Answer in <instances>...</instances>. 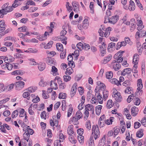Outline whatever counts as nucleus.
Instances as JSON below:
<instances>
[{"mask_svg":"<svg viewBox=\"0 0 146 146\" xmlns=\"http://www.w3.org/2000/svg\"><path fill=\"white\" fill-rule=\"evenodd\" d=\"M111 57L112 56L111 55H109L107 57L104 58L102 63L104 64L107 63L111 60Z\"/></svg>","mask_w":146,"mask_h":146,"instance_id":"23","label":"nucleus"},{"mask_svg":"<svg viewBox=\"0 0 146 146\" xmlns=\"http://www.w3.org/2000/svg\"><path fill=\"white\" fill-rule=\"evenodd\" d=\"M79 119L77 118L75 116L73 117L72 118L70 119V121H72L73 123V124L74 125H76L79 123V122L78 121V120Z\"/></svg>","mask_w":146,"mask_h":146,"instance_id":"26","label":"nucleus"},{"mask_svg":"<svg viewBox=\"0 0 146 146\" xmlns=\"http://www.w3.org/2000/svg\"><path fill=\"white\" fill-rule=\"evenodd\" d=\"M19 116L20 117H23L26 115V113L25 112L24 109L19 108Z\"/></svg>","mask_w":146,"mask_h":146,"instance_id":"24","label":"nucleus"},{"mask_svg":"<svg viewBox=\"0 0 146 146\" xmlns=\"http://www.w3.org/2000/svg\"><path fill=\"white\" fill-rule=\"evenodd\" d=\"M100 91L99 92H101V93L103 94V99L104 101H106L108 98V92L106 90H103L100 89Z\"/></svg>","mask_w":146,"mask_h":146,"instance_id":"7","label":"nucleus"},{"mask_svg":"<svg viewBox=\"0 0 146 146\" xmlns=\"http://www.w3.org/2000/svg\"><path fill=\"white\" fill-rule=\"evenodd\" d=\"M114 132L113 133H114V137H115L116 135H117L120 131V129L119 127H115L114 128Z\"/></svg>","mask_w":146,"mask_h":146,"instance_id":"42","label":"nucleus"},{"mask_svg":"<svg viewBox=\"0 0 146 146\" xmlns=\"http://www.w3.org/2000/svg\"><path fill=\"white\" fill-rule=\"evenodd\" d=\"M78 139L80 143L82 144L84 142V137L82 135L78 136Z\"/></svg>","mask_w":146,"mask_h":146,"instance_id":"36","label":"nucleus"},{"mask_svg":"<svg viewBox=\"0 0 146 146\" xmlns=\"http://www.w3.org/2000/svg\"><path fill=\"white\" fill-rule=\"evenodd\" d=\"M131 83L129 80H126L123 83V85L126 87L129 86H131Z\"/></svg>","mask_w":146,"mask_h":146,"instance_id":"37","label":"nucleus"},{"mask_svg":"<svg viewBox=\"0 0 146 146\" xmlns=\"http://www.w3.org/2000/svg\"><path fill=\"white\" fill-rule=\"evenodd\" d=\"M47 84V82H44L43 80V79H41L39 83V84L40 86L43 87L46 86Z\"/></svg>","mask_w":146,"mask_h":146,"instance_id":"56","label":"nucleus"},{"mask_svg":"<svg viewBox=\"0 0 146 146\" xmlns=\"http://www.w3.org/2000/svg\"><path fill=\"white\" fill-rule=\"evenodd\" d=\"M100 91V89L98 90V91L96 89L95 90V92L96 93L95 96L98 101L99 103L100 104H102L103 102V99L101 92H99Z\"/></svg>","mask_w":146,"mask_h":146,"instance_id":"3","label":"nucleus"},{"mask_svg":"<svg viewBox=\"0 0 146 146\" xmlns=\"http://www.w3.org/2000/svg\"><path fill=\"white\" fill-rule=\"evenodd\" d=\"M102 107V106L101 105H98L95 108V111L97 115H100Z\"/></svg>","mask_w":146,"mask_h":146,"instance_id":"17","label":"nucleus"},{"mask_svg":"<svg viewBox=\"0 0 146 146\" xmlns=\"http://www.w3.org/2000/svg\"><path fill=\"white\" fill-rule=\"evenodd\" d=\"M137 89H142L143 87V85L142 84V80L140 79L138 80L137 81Z\"/></svg>","mask_w":146,"mask_h":146,"instance_id":"31","label":"nucleus"},{"mask_svg":"<svg viewBox=\"0 0 146 146\" xmlns=\"http://www.w3.org/2000/svg\"><path fill=\"white\" fill-rule=\"evenodd\" d=\"M112 96L117 102H121L122 100V98L121 94L118 92H117L116 93L113 92L112 93Z\"/></svg>","mask_w":146,"mask_h":146,"instance_id":"4","label":"nucleus"},{"mask_svg":"<svg viewBox=\"0 0 146 146\" xmlns=\"http://www.w3.org/2000/svg\"><path fill=\"white\" fill-rule=\"evenodd\" d=\"M73 69L71 68H68L66 69V71L65 72V74L66 75H70L73 72Z\"/></svg>","mask_w":146,"mask_h":146,"instance_id":"25","label":"nucleus"},{"mask_svg":"<svg viewBox=\"0 0 146 146\" xmlns=\"http://www.w3.org/2000/svg\"><path fill=\"white\" fill-rule=\"evenodd\" d=\"M20 5V3L19 2H18V0H15L14 1V3L12 4V7L15 8Z\"/></svg>","mask_w":146,"mask_h":146,"instance_id":"54","label":"nucleus"},{"mask_svg":"<svg viewBox=\"0 0 146 146\" xmlns=\"http://www.w3.org/2000/svg\"><path fill=\"white\" fill-rule=\"evenodd\" d=\"M38 68L40 71L43 70L45 68V64L44 63L40 62L38 65Z\"/></svg>","mask_w":146,"mask_h":146,"instance_id":"21","label":"nucleus"},{"mask_svg":"<svg viewBox=\"0 0 146 146\" xmlns=\"http://www.w3.org/2000/svg\"><path fill=\"white\" fill-rule=\"evenodd\" d=\"M110 81L112 84H116L117 86L121 85L120 82H119V81L116 78H114L111 79L110 80Z\"/></svg>","mask_w":146,"mask_h":146,"instance_id":"16","label":"nucleus"},{"mask_svg":"<svg viewBox=\"0 0 146 146\" xmlns=\"http://www.w3.org/2000/svg\"><path fill=\"white\" fill-rule=\"evenodd\" d=\"M64 80V82H67L69 81L71 79V77L68 75H66L63 76Z\"/></svg>","mask_w":146,"mask_h":146,"instance_id":"44","label":"nucleus"},{"mask_svg":"<svg viewBox=\"0 0 146 146\" xmlns=\"http://www.w3.org/2000/svg\"><path fill=\"white\" fill-rule=\"evenodd\" d=\"M24 73L25 72H23L21 70H19L13 72H11V74L13 75H15L16 74V75H21L24 74Z\"/></svg>","mask_w":146,"mask_h":146,"instance_id":"15","label":"nucleus"},{"mask_svg":"<svg viewBox=\"0 0 146 146\" xmlns=\"http://www.w3.org/2000/svg\"><path fill=\"white\" fill-rule=\"evenodd\" d=\"M119 16L117 15L111 17L110 19V23L113 24H115L119 20Z\"/></svg>","mask_w":146,"mask_h":146,"instance_id":"8","label":"nucleus"},{"mask_svg":"<svg viewBox=\"0 0 146 146\" xmlns=\"http://www.w3.org/2000/svg\"><path fill=\"white\" fill-rule=\"evenodd\" d=\"M38 9V7H33L30 8L28 10V11L30 13L33 12L35 10H37Z\"/></svg>","mask_w":146,"mask_h":146,"instance_id":"58","label":"nucleus"},{"mask_svg":"<svg viewBox=\"0 0 146 146\" xmlns=\"http://www.w3.org/2000/svg\"><path fill=\"white\" fill-rule=\"evenodd\" d=\"M61 141L58 140L55 141L54 142V146H60V142Z\"/></svg>","mask_w":146,"mask_h":146,"instance_id":"64","label":"nucleus"},{"mask_svg":"<svg viewBox=\"0 0 146 146\" xmlns=\"http://www.w3.org/2000/svg\"><path fill=\"white\" fill-rule=\"evenodd\" d=\"M113 76V73L112 71L107 72L106 73V77L108 79H111Z\"/></svg>","mask_w":146,"mask_h":146,"instance_id":"28","label":"nucleus"},{"mask_svg":"<svg viewBox=\"0 0 146 146\" xmlns=\"http://www.w3.org/2000/svg\"><path fill=\"white\" fill-rule=\"evenodd\" d=\"M143 130L142 129L138 131L136 133V136L139 138L143 136Z\"/></svg>","mask_w":146,"mask_h":146,"instance_id":"32","label":"nucleus"},{"mask_svg":"<svg viewBox=\"0 0 146 146\" xmlns=\"http://www.w3.org/2000/svg\"><path fill=\"white\" fill-rule=\"evenodd\" d=\"M7 13L10 12L13 10V7L11 6H8L5 9Z\"/></svg>","mask_w":146,"mask_h":146,"instance_id":"60","label":"nucleus"},{"mask_svg":"<svg viewBox=\"0 0 146 146\" xmlns=\"http://www.w3.org/2000/svg\"><path fill=\"white\" fill-rule=\"evenodd\" d=\"M94 2H91L90 3V12L91 13L93 14L94 13Z\"/></svg>","mask_w":146,"mask_h":146,"instance_id":"45","label":"nucleus"},{"mask_svg":"<svg viewBox=\"0 0 146 146\" xmlns=\"http://www.w3.org/2000/svg\"><path fill=\"white\" fill-rule=\"evenodd\" d=\"M25 83L23 81H19L15 84V88L17 90H20L23 88L24 86Z\"/></svg>","mask_w":146,"mask_h":146,"instance_id":"5","label":"nucleus"},{"mask_svg":"<svg viewBox=\"0 0 146 146\" xmlns=\"http://www.w3.org/2000/svg\"><path fill=\"white\" fill-rule=\"evenodd\" d=\"M56 47L58 51H61L63 49V45L60 43H56Z\"/></svg>","mask_w":146,"mask_h":146,"instance_id":"29","label":"nucleus"},{"mask_svg":"<svg viewBox=\"0 0 146 146\" xmlns=\"http://www.w3.org/2000/svg\"><path fill=\"white\" fill-rule=\"evenodd\" d=\"M19 111V109L15 110L12 113L11 117L13 118L16 117L18 115Z\"/></svg>","mask_w":146,"mask_h":146,"instance_id":"30","label":"nucleus"},{"mask_svg":"<svg viewBox=\"0 0 146 146\" xmlns=\"http://www.w3.org/2000/svg\"><path fill=\"white\" fill-rule=\"evenodd\" d=\"M69 140L73 144L76 143L77 141L73 135L70 136L69 137Z\"/></svg>","mask_w":146,"mask_h":146,"instance_id":"41","label":"nucleus"},{"mask_svg":"<svg viewBox=\"0 0 146 146\" xmlns=\"http://www.w3.org/2000/svg\"><path fill=\"white\" fill-rule=\"evenodd\" d=\"M141 123L145 127H146V117H144L143 118L141 121Z\"/></svg>","mask_w":146,"mask_h":146,"instance_id":"59","label":"nucleus"},{"mask_svg":"<svg viewBox=\"0 0 146 146\" xmlns=\"http://www.w3.org/2000/svg\"><path fill=\"white\" fill-rule=\"evenodd\" d=\"M115 44V43L113 42H111L108 44L107 49L109 52H111L112 50L111 48H114Z\"/></svg>","mask_w":146,"mask_h":146,"instance_id":"14","label":"nucleus"},{"mask_svg":"<svg viewBox=\"0 0 146 146\" xmlns=\"http://www.w3.org/2000/svg\"><path fill=\"white\" fill-rule=\"evenodd\" d=\"M84 113L85 116L84 117V119L86 120L87 119L89 116V113L88 111L87 110H85Z\"/></svg>","mask_w":146,"mask_h":146,"instance_id":"62","label":"nucleus"},{"mask_svg":"<svg viewBox=\"0 0 146 146\" xmlns=\"http://www.w3.org/2000/svg\"><path fill=\"white\" fill-rule=\"evenodd\" d=\"M85 110L88 111H91L92 113H93L94 112V107L91 104H88L85 106Z\"/></svg>","mask_w":146,"mask_h":146,"instance_id":"10","label":"nucleus"},{"mask_svg":"<svg viewBox=\"0 0 146 146\" xmlns=\"http://www.w3.org/2000/svg\"><path fill=\"white\" fill-rule=\"evenodd\" d=\"M57 69L54 66H53L52 67V70L51 72V74H55V75H56L57 72Z\"/></svg>","mask_w":146,"mask_h":146,"instance_id":"40","label":"nucleus"},{"mask_svg":"<svg viewBox=\"0 0 146 146\" xmlns=\"http://www.w3.org/2000/svg\"><path fill=\"white\" fill-rule=\"evenodd\" d=\"M27 27L26 26H23L18 29V30L20 32H24L26 31Z\"/></svg>","mask_w":146,"mask_h":146,"instance_id":"55","label":"nucleus"},{"mask_svg":"<svg viewBox=\"0 0 146 146\" xmlns=\"http://www.w3.org/2000/svg\"><path fill=\"white\" fill-rule=\"evenodd\" d=\"M124 51H119L115 54L113 57L115 60L111 63L113 68L115 71H117L121 68V65L119 63L121 62L123 60V58L122 57Z\"/></svg>","mask_w":146,"mask_h":146,"instance_id":"1","label":"nucleus"},{"mask_svg":"<svg viewBox=\"0 0 146 146\" xmlns=\"http://www.w3.org/2000/svg\"><path fill=\"white\" fill-rule=\"evenodd\" d=\"M139 60V56L137 54H135L133 57V64H137Z\"/></svg>","mask_w":146,"mask_h":146,"instance_id":"11","label":"nucleus"},{"mask_svg":"<svg viewBox=\"0 0 146 146\" xmlns=\"http://www.w3.org/2000/svg\"><path fill=\"white\" fill-rule=\"evenodd\" d=\"M66 50H63L61 52L60 54V57L61 58L63 59L65 58L66 56Z\"/></svg>","mask_w":146,"mask_h":146,"instance_id":"49","label":"nucleus"},{"mask_svg":"<svg viewBox=\"0 0 146 146\" xmlns=\"http://www.w3.org/2000/svg\"><path fill=\"white\" fill-rule=\"evenodd\" d=\"M86 126L88 130H90L91 129V125L90 122L89 120H88L86 122Z\"/></svg>","mask_w":146,"mask_h":146,"instance_id":"52","label":"nucleus"},{"mask_svg":"<svg viewBox=\"0 0 146 146\" xmlns=\"http://www.w3.org/2000/svg\"><path fill=\"white\" fill-rule=\"evenodd\" d=\"M69 5L70 3L69 2H67L66 3V9H67V10L70 12L72 10V8L71 6Z\"/></svg>","mask_w":146,"mask_h":146,"instance_id":"48","label":"nucleus"},{"mask_svg":"<svg viewBox=\"0 0 146 146\" xmlns=\"http://www.w3.org/2000/svg\"><path fill=\"white\" fill-rule=\"evenodd\" d=\"M55 24V23L53 22H51L50 23V26L51 27H47V28L49 29V33H51L53 30V29L52 28H54V24Z\"/></svg>","mask_w":146,"mask_h":146,"instance_id":"46","label":"nucleus"},{"mask_svg":"<svg viewBox=\"0 0 146 146\" xmlns=\"http://www.w3.org/2000/svg\"><path fill=\"white\" fill-rule=\"evenodd\" d=\"M131 70L130 68H127L122 71L121 74L123 76H126L127 74H131Z\"/></svg>","mask_w":146,"mask_h":146,"instance_id":"9","label":"nucleus"},{"mask_svg":"<svg viewBox=\"0 0 146 146\" xmlns=\"http://www.w3.org/2000/svg\"><path fill=\"white\" fill-rule=\"evenodd\" d=\"M53 42L52 41H50L48 43L46 46H45L44 48L45 49H48L50 48L52 46Z\"/></svg>","mask_w":146,"mask_h":146,"instance_id":"33","label":"nucleus"},{"mask_svg":"<svg viewBox=\"0 0 146 146\" xmlns=\"http://www.w3.org/2000/svg\"><path fill=\"white\" fill-rule=\"evenodd\" d=\"M30 94L28 92H24L23 95V97L25 98H27L28 100H30V98L29 96Z\"/></svg>","mask_w":146,"mask_h":146,"instance_id":"39","label":"nucleus"},{"mask_svg":"<svg viewBox=\"0 0 146 146\" xmlns=\"http://www.w3.org/2000/svg\"><path fill=\"white\" fill-rule=\"evenodd\" d=\"M30 127L29 126H27V127L25 128H24L23 129V130L24 131H27V133L29 134L32 135L33 133V130L30 129Z\"/></svg>","mask_w":146,"mask_h":146,"instance_id":"19","label":"nucleus"},{"mask_svg":"<svg viewBox=\"0 0 146 146\" xmlns=\"http://www.w3.org/2000/svg\"><path fill=\"white\" fill-rule=\"evenodd\" d=\"M113 102L111 100H109L107 102V108L108 109L111 108L113 106Z\"/></svg>","mask_w":146,"mask_h":146,"instance_id":"35","label":"nucleus"},{"mask_svg":"<svg viewBox=\"0 0 146 146\" xmlns=\"http://www.w3.org/2000/svg\"><path fill=\"white\" fill-rule=\"evenodd\" d=\"M72 5L74 7L73 10L76 13H78L79 11V5L78 2L75 1H73Z\"/></svg>","mask_w":146,"mask_h":146,"instance_id":"6","label":"nucleus"},{"mask_svg":"<svg viewBox=\"0 0 146 146\" xmlns=\"http://www.w3.org/2000/svg\"><path fill=\"white\" fill-rule=\"evenodd\" d=\"M29 60L30 61V62H29V64L30 65H36V63L35 62L34 59L33 58H31L30 59H29Z\"/></svg>","mask_w":146,"mask_h":146,"instance_id":"63","label":"nucleus"},{"mask_svg":"<svg viewBox=\"0 0 146 146\" xmlns=\"http://www.w3.org/2000/svg\"><path fill=\"white\" fill-rule=\"evenodd\" d=\"M88 21L87 19H85L83 22L82 28L85 29H87L88 26Z\"/></svg>","mask_w":146,"mask_h":146,"instance_id":"20","label":"nucleus"},{"mask_svg":"<svg viewBox=\"0 0 146 146\" xmlns=\"http://www.w3.org/2000/svg\"><path fill=\"white\" fill-rule=\"evenodd\" d=\"M36 88L34 86L29 87L28 88V91L30 92H34L36 90Z\"/></svg>","mask_w":146,"mask_h":146,"instance_id":"51","label":"nucleus"},{"mask_svg":"<svg viewBox=\"0 0 146 146\" xmlns=\"http://www.w3.org/2000/svg\"><path fill=\"white\" fill-rule=\"evenodd\" d=\"M135 8V5L134 2L131 0L129 1V9L131 11H134Z\"/></svg>","mask_w":146,"mask_h":146,"instance_id":"13","label":"nucleus"},{"mask_svg":"<svg viewBox=\"0 0 146 146\" xmlns=\"http://www.w3.org/2000/svg\"><path fill=\"white\" fill-rule=\"evenodd\" d=\"M7 14V12L5 9H2L0 10V18L3 17L4 15Z\"/></svg>","mask_w":146,"mask_h":146,"instance_id":"38","label":"nucleus"},{"mask_svg":"<svg viewBox=\"0 0 146 146\" xmlns=\"http://www.w3.org/2000/svg\"><path fill=\"white\" fill-rule=\"evenodd\" d=\"M97 84H100V89H102L103 90H106V87L104 84L100 82H97Z\"/></svg>","mask_w":146,"mask_h":146,"instance_id":"53","label":"nucleus"},{"mask_svg":"<svg viewBox=\"0 0 146 146\" xmlns=\"http://www.w3.org/2000/svg\"><path fill=\"white\" fill-rule=\"evenodd\" d=\"M77 47L80 50H82L84 48V44L82 43L79 42L76 45Z\"/></svg>","mask_w":146,"mask_h":146,"instance_id":"47","label":"nucleus"},{"mask_svg":"<svg viewBox=\"0 0 146 146\" xmlns=\"http://www.w3.org/2000/svg\"><path fill=\"white\" fill-rule=\"evenodd\" d=\"M138 108L135 106H134L131 108V114L133 116H135L138 113Z\"/></svg>","mask_w":146,"mask_h":146,"instance_id":"12","label":"nucleus"},{"mask_svg":"<svg viewBox=\"0 0 146 146\" xmlns=\"http://www.w3.org/2000/svg\"><path fill=\"white\" fill-rule=\"evenodd\" d=\"M68 133L69 135H71L74 133L73 131V126L72 125H70L68 129Z\"/></svg>","mask_w":146,"mask_h":146,"instance_id":"22","label":"nucleus"},{"mask_svg":"<svg viewBox=\"0 0 146 146\" xmlns=\"http://www.w3.org/2000/svg\"><path fill=\"white\" fill-rule=\"evenodd\" d=\"M92 135L94 136V138L96 140L100 136V132L98 125H93L92 126Z\"/></svg>","mask_w":146,"mask_h":146,"instance_id":"2","label":"nucleus"},{"mask_svg":"<svg viewBox=\"0 0 146 146\" xmlns=\"http://www.w3.org/2000/svg\"><path fill=\"white\" fill-rule=\"evenodd\" d=\"M89 146H94V140L93 139V136H91L89 141Z\"/></svg>","mask_w":146,"mask_h":146,"instance_id":"34","label":"nucleus"},{"mask_svg":"<svg viewBox=\"0 0 146 146\" xmlns=\"http://www.w3.org/2000/svg\"><path fill=\"white\" fill-rule=\"evenodd\" d=\"M50 85L51 87L53 88L54 89L56 90L58 88L57 84L56 82H55V80H54L51 81Z\"/></svg>","mask_w":146,"mask_h":146,"instance_id":"18","label":"nucleus"},{"mask_svg":"<svg viewBox=\"0 0 146 146\" xmlns=\"http://www.w3.org/2000/svg\"><path fill=\"white\" fill-rule=\"evenodd\" d=\"M77 118L80 119L81 118L82 116V115L81 112L80 111H78L76 112L75 116Z\"/></svg>","mask_w":146,"mask_h":146,"instance_id":"43","label":"nucleus"},{"mask_svg":"<svg viewBox=\"0 0 146 146\" xmlns=\"http://www.w3.org/2000/svg\"><path fill=\"white\" fill-rule=\"evenodd\" d=\"M23 136L24 139H29L30 135L29 133H26V131L23 134Z\"/></svg>","mask_w":146,"mask_h":146,"instance_id":"57","label":"nucleus"},{"mask_svg":"<svg viewBox=\"0 0 146 146\" xmlns=\"http://www.w3.org/2000/svg\"><path fill=\"white\" fill-rule=\"evenodd\" d=\"M134 100L135 101V104L137 106L139 105L140 104L141 101L140 99L138 98H135L134 99Z\"/></svg>","mask_w":146,"mask_h":146,"instance_id":"61","label":"nucleus"},{"mask_svg":"<svg viewBox=\"0 0 146 146\" xmlns=\"http://www.w3.org/2000/svg\"><path fill=\"white\" fill-rule=\"evenodd\" d=\"M66 94L65 93H60L59 95V98L60 99H64L66 98Z\"/></svg>","mask_w":146,"mask_h":146,"instance_id":"50","label":"nucleus"},{"mask_svg":"<svg viewBox=\"0 0 146 146\" xmlns=\"http://www.w3.org/2000/svg\"><path fill=\"white\" fill-rule=\"evenodd\" d=\"M132 88L130 86L127 87L125 90V92L128 94H132Z\"/></svg>","mask_w":146,"mask_h":146,"instance_id":"27","label":"nucleus"}]
</instances>
